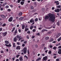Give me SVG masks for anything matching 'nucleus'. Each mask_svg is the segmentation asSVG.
Segmentation results:
<instances>
[{"label":"nucleus","instance_id":"obj_12","mask_svg":"<svg viewBox=\"0 0 61 61\" xmlns=\"http://www.w3.org/2000/svg\"><path fill=\"white\" fill-rule=\"evenodd\" d=\"M16 49L17 50H18V49L20 50V47L19 46H16Z\"/></svg>","mask_w":61,"mask_h":61},{"label":"nucleus","instance_id":"obj_52","mask_svg":"<svg viewBox=\"0 0 61 61\" xmlns=\"http://www.w3.org/2000/svg\"><path fill=\"white\" fill-rule=\"evenodd\" d=\"M21 30L20 29H18V31L19 32V33H21Z\"/></svg>","mask_w":61,"mask_h":61},{"label":"nucleus","instance_id":"obj_4","mask_svg":"<svg viewBox=\"0 0 61 61\" xmlns=\"http://www.w3.org/2000/svg\"><path fill=\"white\" fill-rule=\"evenodd\" d=\"M47 59V56H46L43 57V61H46Z\"/></svg>","mask_w":61,"mask_h":61},{"label":"nucleus","instance_id":"obj_51","mask_svg":"<svg viewBox=\"0 0 61 61\" xmlns=\"http://www.w3.org/2000/svg\"><path fill=\"white\" fill-rule=\"evenodd\" d=\"M27 52L28 54H29V50H27Z\"/></svg>","mask_w":61,"mask_h":61},{"label":"nucleus","instance_id":"obj_57","mask_svg":"<svg viewBox=\"0 0 61 61\" xmlns=\"http://www.w3.org/2000/svg\"><path fill=\"white\" fill-rule=\"evenodd\" d=\"M8 11H11V10L10 9H7Z\"/></svg>","mask_w":61,"mask_h":61},{"label":"nucleus","instance_id":"obj_61","mask_svg":"<svg viewBox=\"0 0 61 61\" xmlns=\"http://www.w3.org/2000/svg\"><path fill=\"white\" fill-rule=\"evenodd\" d=\"M37 35L38 36H40V33H37Z\"/></svg>","mask_w":61,"mask_h":61},{"label":"nucleus","instance_id":"obj_44","mask_svg":"<svg viewBox=\"0 0 61 61\" xmlns=\"http://www.w3.org/2000/svg\"><path fill=\"white\" fill-rule=\"evenodd\" d=\"M21 1V0H18L17 2L18 3H20V2Z\"/></svg>","mask_w":61,"mask_h":61},{"label":"nucleus","instance_id":"obj_28","mask_svg":"<svg viewBox=\"0 0 61 61\" xmlns=\"http://www.w3.org/2000/svg\"><path fill=\"white\" fill-rule=\"evenodd\" d=\"M14 40L15 42H16V41H17L16 38V37L14 38Z\"/></svg>","mask_w":61,"mask_h":61},{"label":"nucleus","instance_id":"obj_54","mask_svg":"<svg viewBox=\"0 0 61 61\" xmlns=\"http://www.w3.org/2000/svg\"><path fill=\"white\" fill-rule=\"evenodd\" d=\"M35 47H36V48H37V47H38V45H36Z\"/></svg>","mask_w":61,"mask_h":61},{"label":"nucleus","instance_id":"obj_5","mask_svg":"<svg viewBox=\"0 0 61 61\" xmlns=\"http://www.w3.org/2000/svg\"><path fill=\"white\" fill-rule=\"evenodd\" d=\"M13 19V17H10L8 20V21L9 22H12Z\"/></svg>","mask_w":61,"mask_h":61},{"label":"nucleus","instance_id":"obj_29","mask_svg":"<svg viewBox=\"0 0 61 61\" xmlns=\"http://www.w3.org/2000/svg\"><path fill=\"white\" fill-rule=\"evenodd\" d=\"M7 5V3H6V2H5L4 4H3V6H5V5Z\"/></svg>","mask_w":61,"mask_h":61},{"label":"nucleus","instance_id":"obj_48","mask_svg":"<svg viewBox=\"0 0 61 61\" xmlns=\"http://www.w3.org/2000/svg\"><path fill=\"white\" fill-rule=\"evenodd\" d=\"M17 30L16 29L15 32V34H16V33H17Z\"/></svg>","mask_w":61,"mask_h":61},{"label":"nucleus","instance_id":"obj_40","mask_svg":"<svg viewBox=\"0 0 61 61\" xmlns=\"http://www.w3.org/2000/svg\"><path fill=\"white\" fill-rule=\"evenodd\" d=\"M3 9H4V8L3 7H1L0 8V10L1 11H3Z\"/></svg>","mask_w":61,"mask_h":61},{"label":"nucleus","instance_id":"obj_50","mask_svg":"<svg viewBox=\"0 0 61 61\" xmlns=\"http://www.w3.org/2000/svg\"><path fill=\"white\" fill-rule=\"evenodd\" d=\"M19 55H17L16 56V57L17 58H18V57H19Z\"/></svg>","mask_w":61,"mask_h":61},{"label":"nucleus","instance_id":"obj_23","mask_svg":"<svg viewBox=\"0 0 61 61\" xmlns=\"http://www.w3.org/2000/svg\"><path fill=\"white\" fill-rule=\"evenodd\" d=\"M44 31H47L46 29H43L41 31L42 32H43Z\"/></svg>","mask_w":61,"mask_h":61},{"label":"nucleus","instance_id":"obj_33","mask_svg":"<svg viewBox=\"0 0 61 61\" xmlns=\"http://www.w3.org/2000/svg\"><path fill=\"white\" fill-rule=\"evenodd\" d=\"M22 46L23 47H24V46H25V44L24 43L22 44Z\"/></svg>","mask_w":61,"mask_h":61},{"label":"nucleus","instance_id":"obj_18","mask_svg":"<svg viewBox=\"0 0 61 61\" xmlns=\"http://www.w3.org/2000/svg\"><path fill=\"white\" fill-rule=\"evenodd\" d=\"M22 29H24V28L25 27V26L24 25H22Z\"/></svg>","mask_w":61,"mask_h":61},{"label":"nucleus","instance_id":"obj_21","mask_svg":"<svg viewBox=\"0 0 61 61\" xmlns=\"http://www.w3.org/2000/svg\"><path fill=\"white\" fill-rule=\"evenodd\" d=\"M57 8H61V5H59L56 6Z\"/></svg>","mask_w":61,"mask_h":61},{"label":"nucleus","instance_id":"obj_2","mask_svg":"<svg viewBox=\"0 0 61 61\" xmlns=\"http://www.w3.org/2000/svg\"><path fill=\"white\" fill-rule=\"evenodd\" d=\"M23 52L24 54H26L27 52V48L24 47L23 48Z\"/></svg>","mask_w":61,"mask_h":61},{"label":"nucleus","instance_id":"obj_3","mask_svg":"<svg viewBox=\"0 0 61 61\" xmlns=\"http://www.w3.org/2000/svg\"><path fill=\"white\" fill-rule=\"evenodd\" d=\"M16 37L17 38H19L18 41H20V40H21L22 38V37H21V36H20L19 35L17 36Z\"/></svg>","mask_w":61,"mask_h":61},{"label":"nucleus","instance_id":"obj_56","mask_svg":"<svg viewBox=\"0 0 61 61\" xmlns=\"http://www.w3.org/2000/svg\"><path fill=\"white\" fill-rule=\"evenodd\" d=\"M26 37L27 39H29V37L28 36H26Z\"/></svg>","mask_w":61,"mask_h":61},{"label":"nucleus","instance_id":"obj_64","mask_svg":"<svg viewBox=\"0 0 61 61\" xmlns=\"http://www.w3.org/2000/svg\"><path fill=\"white\" fill-rule=\"evenodd\" d=\"M15 61H19V59H16V60Z\"/></svg>","mask_w":61,"mask_h":61},{"label":"nucleus","instance_id":"obj_16","mask_svg":"<svg viewBox=\"0 0 61 61\" xmlns=\"http://www.w3.org/2000/svg\"><path fill=\"white\" fill-rule=\"evenodd\" d=\"M15 27H14L13 28L12 30H11L12 32H14V31H15Z\"/></svg>","mask_w":61,"mask_h":61},{"label":"nucleus","instance_id":"obj_35","mask_svg":"<svg viewBox=\"0 0 61 61\" xmlns=\"http://www.w3.org/2000/svg\"><path fill=\"white\" fill-rule=\"evenodd\" d=\"M27 43V41H24L23 42V43H24V44H26Z\"/></svg>","mask_w":61,"mask_h":61},{"label":"nucleus","instance_id":"obj_46","mask_svg":"<svg viewBox=\"0 0 61 61\" xmlns=\"http://www.w3.org/2000/svg\"><path fill=\"white\" fill-rule=\"evenodd\" d=\"M30 8L32 9H34V8H33V6H31L30 7Z\"/></svg>","mask_w":61,"mask_h":61},{"label":"nucleus","instance_id":"obj_55","mask_svg":"<svg viewBox=\"0 0 61 61\" xmlns=\"http://www.w3.org/2000/svg\"><path fill=\"white\" fill-rule=\"evenodd\" d=\"M47 48H46L45 47L44 48V50H47Z\"/></svg>","mask_w":61,"mask_h":61},{"label":"nucleus","instance_id":"obj_7","mask_svg":"<svg viewBox=\"0 0 61 61\" xmlns=\"http://www.w3.org/2000/svg\"><path fill=\"white\" fill-rule=\"evenodd\" d=\"M61 35V34L58 33L56 35V38H58Z\"/></svg>","mask_w":61,"mask_h":61},{"label":"nucleus","instance_id":"obj_19","mask_svg":"<svg viewBox=\"0 0 61 61\" xmlns=\"http://www.w3.org/2000/svg\"><path fill=\"white\" fill-rule=\"evenodd\" d=\"M20 3L21 5H23L24 4V2L23 1H21Z\"/></svg>","mask_w":61,"mask_h":61},{"label":"nucleus","instance_id":"obj_63","mask_svg":"<svg viewBox=\"0 0 61 61\" xmlns=\"http://www.w3.org/2000/svg\"><path fill=\"white\" fill-rule=\"evenodd\" d=\"M52 43H56V41H54L52 42Z\"/></svg>","mask_w":61,"mask_h":61},{"label":"nucleus","instance_id":"obj_20","mask_svg":"<svg viewBox=\"0 0 61 61\" xmlns=\"http://www.w3.org/2000/svg\"><path fill=\"white\" fill-rule=\"evenodd\" d=\"M23 18H24V17H21L19 18V20H22Z\"/></svg>","mask_w":61,"mask_h":61},{"label":"nucleus","instance_id":"obj_60","mask_svg":"<svg viewBox=\"0 0 61 61\" xmlns=\"http://www.w3.org/2000/svg\"><path fill=\"white\" fill-rule=\"evenodd\" d=\"M57 24L58 25H59V22H58Z\"/></svg>","mask_w":61,"mask_h":61},{"label":"nucleus","instance_id":"obj_17","mask_svg":"<svg viewBox=\"0 0 61 61\" xmlns=\"http://www.w3.org/2000/svg\"><path fill=\"white\" fill-rule=\"evenodd\" d=\"M61 40V37H60L59 38H58L57 39V40L58 42H59Z\"/></svg>","mask_w":61,"mask_h":61},{"label":"nucleus","instance_id":"obj_24","mask_svg":"<svg viewBox=\"0 0 61 61\" xmlns=\"http://www.w3.org/2000/svg\"><path fill=\"white\" fill-rule=\"evenodd\" d=\"M5 43L6 44H9V41H5Z\"/></svg>","mask_w":61,"mask_h":61},{"label":"nucleus","instance_id":"obj_13","mask_svg":"<svg viewBox=\"0 0 61 61\" xmlns=\"http://www.w3.org/2000/svg\"><path fill=\"white\" fill-rule=\"evenodd\" d=\"M22 12H20L18 14V15L19 16H22Z\"/></svg>","mask_w":61,"mask_h":61},{"label":"nucleus","instance_id":"obj_30","mask_svg":"<svg viewBox=\"0 0 61 61\" xmlns=\"http://www.w3.org/2000/svg\"><path fill=\"white\" fill-rule=\"evenodd\" d=\"M13 46L14 47H15L16 46L15 45V43H13Z\"/></svg>","mask_w":61,"mask_h":61},{"label":"nucleus","instance_id":"obj_1","mask_svg":"<svg viewBox=\"0 0 61 61\" xmlns=\"http://www.w3.org/2000/svg\"><path fill=\"white\" fill-rule=\"evenodd\" d=\"M49 17H50L49 19V20L52 22H54L55 19L56 18L55 15L53 14H51L49 15V16L46 15L45 17V19H47L49 18Z\"/></svg>","mask_w":61,"mask_h":61},{"label":"nucleus","instance_id":"obj_41","mask_svg":"<svg viewBox=\"0 0 61 61\" xmlns=\"http://www.w3.org/2000/svg\"><path fill=\"white\" fill-rule=\"evenodd\" d=\"M24 57H26V59H28V57L26 55H25L24 56Z\"/></svg>","mask_w":61,"mask_h":61},{"label":"nucleus","instance_id":"obj_38","mask_svg":"<svg viewBox=\"0 0 61 61\" xmlns=\"http://www.w3.org/2000/svg\"><path fill=\"white\" fill-rule=\"evenodd\" d=\"M50 28H51L50 27H45V28H46V29H50Z\"/></svg>","mask_w":61,"mask_h":61},{"label":"nucleus","instance_id":"obj_27","mask_svg":"<svg viewBox=\"0 0 61 61\" xmlns=\"http://www.w3.org/2000/svg\"><path fill=\"white\" fill-rule=\"evenodd\" d=\"M54 40V39L53 38L49 40V42H52V41H53Z\"/></svg>","mask_w":61,"mask_h":61},{"label":"nucleus","instance_id":"obj_22","mask_svg":"<svg viewBox=\"0 0 61 61\" xmlns=\"http://www.w3.org/2000/svg\"><path fill=\"white\" fill-rule=\"evenodd\" d=\"M41 59V57H39L36 60V61H39V60H40Z\"/></svg>","mask_w":61,"mask_h":61},{"label":"nucleus","instance_id":"obj_36","mask_svg":"<svg viewBox=\"0 0 61 61\" xmlns=\"http://www.w3.org/2000/svg\"><path fill=\"white\" fill-rule=\"evenodd\" d=\"M58 49H61V46H59L58 48Z\"/></svg>","mask_w":61,"mask_h":61},{"label":"nucleus","instance_id":"obj_42","mask_svg":"<svg viewBox=\"0 0 61 61\" xmlns=\"http://www.w3.org/2000/svg\"><path fill=\"white\" fill-rule=\"evenodd\" d=\"M5 7L6 8H9V6L8 5H6V6Z\"/></svg>","mask_w":61,"mask_h":61},{"label":"nucleus","instance_id":"obj_8","mask_svg":"<svg viewBox=\"0 0 61 61\" xmlns=\"http://www.w3.org/2000/svg\"><path fill=\"white\" fill-rule=\"evenodd\" d=\"M3 36H5L6 35V34H7V32H5V33H3Z\"/></svg>","mask_w":61,"mask_h":61},{"label":"nucleus","instance_id":"obj_62","mask_svg":"<svg viewBox=\"0 0 61 61\" xmlns=\"http://www.w3.org/2000/svg\"><path fill=\"white\" fill-rule=\"evenodd\" d=\"M56 57H56V56H55L54 57V58H55V59L56 58Z\"/></svg>","mask_w":61,"mask_h":61},{"label":"nucleus","instance_id":"obj_43","mask_svg":"<svg viewBox=\"0 0 61 61\" xmlns=\"http://www.w3.org/2000/svg\"><path fill=\"white\" fill-rule=\"evenodd\" d=\"M38 20V19L37 18H36L35 20V21H37Z\"/></svg>","mask_w":61,"mask_h":61},{"label":"nucleus","instance_id":"obj_9","mask_svg":"<svg viewBox=\"0 0 61 61\" xmlns=\"http://www.w3.org/2000/svg\"><path fill=\"white\" fill-rule=\"evenodd\" d=\"M5 45L6 46H8V47H11V44L10 43L9 45L6 44H5Z\"/></svg>","mask_w":61,"mask_h":61},{"label":"nucleus","instance_id":"obj_11","mask_svg":"<svg viewBox=\"0 0 61 61\" xmlns=\"http://www.w3.org/2000/svg\"><path fill=\"white\" fill-rule=\"evenodd\" d=\"M55 12H59V9H56L55 10Z\"/></svg>","mask_w":61,"mask_h":61},{"label":"nucleus","instance_id":"obj_10","mask_svg":"<svg viewBox=\"0 0 61 61\" xmlns=\"http://www.w3.org/2000/svg\"><path fill=\"white\" fill-rule=\"evenodd\" d=\"M58 53L59 54H61V50L60 49H58Z\"/></svg>","mask_w":61,"mask_h":61},{"label":"nucleus","instance_id":"obj_6","mask_svg":"<svg viewBox=\"0 0 61 61\" xmlns=\"http://www.w3.org/2000/svg\"><path fill=\"white\" fill-rule=\"evenodd\" d=\"M30 23H33L32 24V25H34V20H33V19H32L30 21Z\"/></svg>","mask_w":61,"mask_h":61},{"label":"nucleus","instance_id":"obj_15","mask_svg":"<svg viewBox=\"0 0 61 61\" xmlns=\"http://www.w3.org/2000/svg\"><path fill=\"white\" fill-rule=\"evenodd\" d=\"M19 60L20 61H23V58H22V57H20L19 58Z\"/></svg>","mask_w":61,"mask_h":61},{"label":"nucleus","instance_id":"obj_26","mask_svg":"<svg viewBox=\"0 0 61 61\" xmlns=\"http://www.w3.org/2000/svg\"><path fill=\"white\" fill-rule=\"evenodd\" d=\"M49 38L48 36H46L45 37V39L46 40H48V39H49Z\"/></svg>","mask_w":61,"mask_h":61},{"label":"nucleus","instance_id":"obj_49","mask_svg":"<svg viewBox=\"0 0 61 61\" xmlns=\"http://www.w3.org/2000/svg\"><path fill=\"white\" fill-rule=\"evenodd\" d=\"M56 61H59V59H56Z\"/></svg>","mask_w":61,"mask_h":61},{"label":"nucleus","instance_id":"obj_58","mask_svg":"<svg viewBox=\"0 0 61 61\" xmlns=\"http://www.w3.org/2000/svg\"><path fill=\"white\" fill-rule=\"evenodd\" d=\"M2 28H0V31H2Z\"/></svg>","mask_w":61,"mask_h":61},{"label":"nucleus","instance_id":"obj_45","mask_svg":"<svg viewBox=\"0 0 61 61\" xmlns=\"http://www.w3.org/2000/svg\"><path fill=\"white\" fill-rule=\"evenodd\" d=\"M48 54H51V51H50L48 52Z\"/></svg>","mask_w":61,"mask_h":61},{"label":"nucleus","instance_id":"obj_34","mask_svg":"<svg viewBox=\"0 0 61 61\" xmlns=\"http://www.w3.org/2000/svg\"><path fill=\"white\" fill-rule=\"evenodd\" d=\"M53 49H54V50H56V47H54L53 48Z\"/></svg>","mask_w":61,"mask_h":61},{"label":"nucleus","instance_id":"obj_59","mask_svg":"<svg viewBox=\"0 0 61 61\" xmlns=\"http://www.w3.org/2000/svg\"><path fill=\"white\" fill-rule=\"evenodd\" d=\"M56 5H59V3H58V2L56 3Z\"/></svg>","mask_w":61,"mask_h":61},{"label":"nucleus","instance_id":"obj_32","mask_svg":"<svg viewBox=\"0 0 61 61\" xmlns=\"http://www.w3.org/2000/svg\"><path fill=\"white\" fill-rule=\"evenodd\" d=\"M6 25V24L4 23L3 24V25H2V26H5Z\"/></svg>","mask_w":61,"mask_h":61},{"label":"nucleus","instance_id":"obj_31","mask_svg":"<svg viewBox=\"0 0 61 61\" xmlns=\"http://www.w3.org/2000/svg\"><path fill=\"white\" fill-rule=\"evenodd\" d=\"M29 30V28H27L25 29V31L26 32V31H27V30Z\"/></svg>","mask_w":61,"mask_h":61},{"label":"nucleus","instance_id":"obj_14","mask_svg":"<svg viewBox=\"0 0 61 61\" xmlns=\"http://www.w3.org/2000/svg\"><path fill=\"white\" fill-rule=\"evenodd\" d=\"M33 27H34V26L33 25H31L30 26V30H32V29L33 28Z\"/></svg>","mask_w":61,"mask_h":61},{"label":"nucleus","instance_id":"obj_25","mask_svg":"<svg viewBox=\"0 0 61 61\" xmlns=\"http://www.w3.org/2000/svg\"><path fill=\"white\" fill-rule=\"evenodd\" d=\"M1 16L3 18H5V16L4 15H1Z\"/></svg>","mask_w":61,"mask_h":61},{"label":"nucleus","instance_id":"obj_37","mask_svg":"<svg viewBox=\"0 0 61 61\" xmlns=\"http://www.w3.org/2000/svg\"><path fill=\"white\" fill-rule=\"evenodd\" d=\"M32 31H33V32H36V29H33V30H32Z\"/></svg>","mask_w":61,"mask_h":61},{"label":"nucleus","instance_id":"obj_47","mask_svg":"<svg viewBox=\"0 0 61 61\" xmlns=\"http://www.w3.org/2000/svg\"><path fill=\"white\" fill-rule=\"evenodd\" d=\"M58 2H59L58 1H56L54 2V3H58Z\"/></svg>","mask_w":61,"mask_h":61},{"label":"nucleus","instance_id":"obj_53","mask_svg":"<svg viewBox=\"0 0 61 61\" xmlns=\"http://www.w3.org/2000/svg\"><path fill=\"white\" fill-rule=\"evenodd\" d=\"M45 9H44V8H42V11H45Z\"/></svg>","mask_w":61,"mask_h":61},{"label":"nucleus","instance_id":"obj_39","mask_svg":"<svg viewBox=\"0 0 61 61\" xmlns=\"http://www.w3.org/2000/svg\"><path fill=\"white\" fill-rule=\"evenodd\" d=\"M27 33L28 34H29L30 33V31L29 30L27 32Z\"/></svg>","mask_w":61,"mask_h":61}]
</instances>
